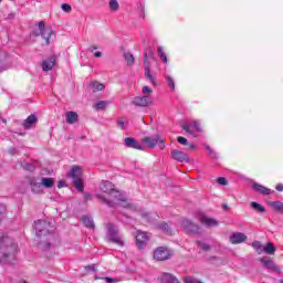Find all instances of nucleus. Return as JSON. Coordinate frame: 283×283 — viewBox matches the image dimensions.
I'll use <instances>...</instances> for the list:
<instances>
[{
  "label": "nucleus",
  "instance_id": "obj_41",
  "mask_svg": "<svg viewBox=\"0 0 283 283\" xmlns=\"http://www.w3.org/2000/svg\"><path fill=\"white\" fill-rule=\"evenodd\" d=\"M20 165L23 169H25V171H34V165L32 164L21 163Z\"/></svg>",
  "mask_w": 283,
  "mask_h": 283
},
{
  "label": "nucleus",
  "instance_id": "obj_3",
  "mask_svg": "<svg viewBox=\"0 0 283 283\" xmlns=\"http://www.w3.org/2000/svg\"><path fill=\"white\" fill-rule=\"evenodd\" d=\"M107 240L117 247H125V241L123 240V237H120V231L114 223H108L107 226Z\"/></svg>",
  "mask_w": 283,
  "mask_h": 283
},
{
  "label": "nucleus",
  "instance_id": "obj_27",
  "mask_svg": "<svg viewBox=\"0 0 283 283\" xmlns=\"http://www.w3.org/2000/svg\"><path fill=\"white\" fill-rule=\"evenodd\" d=\"M140 217L146 220V222H156V218H158V216H156L155 213L151 212H142Z\"/></svg>",
  "mask_w": 283,
  "mask_h": 283
},
{
  "label": "nucleus",
  "instance_id": "obj_19",
  "mask_svg": "<svg viewBox=\"0 0 283 283\" xmlns=\"http://www.w3.org/2000/svg\"><path fill=\"white\" fill-rule=\"evenodd\" d=\"M231 244H242V242H247V234L242 232H234L230 235Z\"/></svg>",
  "mask_w": 283,
  "mask_h": 283
},
{
  "label": "nucleus",
  "instance_id": "obj_47",
  "mask_svg": "<svg viewBox=\"0 0 283 283\" xmlns=\"http://www.w3.org/2000/svg\"><path fill=\"white\" fill-rule=\"evenodd\" d=\"M142 92L143 94H151L154 91H151L149 86H144L142 88Z\"/></svg>",
  "mask_w": 283,
  "mask_h": 283
},
{
  "label": "nucleus",
  "instance_id": "obj_24",
  "mask_svg": "<svg viewBox=\"0 0 283 283\" xmlns=\"http://www.w3.org/2000/svg\"><path fill=\"white\" fill-rule=\"evenodd\" d=\"M66 123L67 125H74V123H78V114L74 111H70L66 113Z\"/></svg>",
  "mask_w": 283,
  "mask_h": 283
},
{
  "label": "nucleus",
  "instance_id": "obj_46",
  "mask_svg": "<svg viewBox=\"0 0 283 283\" xmlns=\"http://www.w3.org/2000/svg\"><path fill=\"white\" fill-rule=\"evenodd\" d=\"M14 17H17V13H14V12H11V13H9V14H4V19H6V21H12V20H14Z\"/></svg>",
  "mask_w": 283,
  "mask_h": 283
},
{
  "label": "nucleus",
  "instance_id": "obj_49",
  "mask_svg": "<svg viewBox=\"0 0 283 283\" xmlns=\"http://www.w3.org/2000/svg\"><path fill=\"white\" fill-rule=\"evenodd\" d=\"M9 154H11V156H14V154H19V150H17V148L11 147L9 148Z\"/></svg>",
  "mask_w": 283,
  "mask_h": 283
},
{
  "label": "nucleus",
  "instance_id": "obj_10",
  "mask_svg": "<svg viewBox=\"0 0 283 283\" xmlns=\"http://www.w3.org/2000/svg\"><path fill=\"white\" fill-rule=\"evenodd\" d=\"M135 240L137 249L143 250L147 247V242H149V234L143 230H137Z\"/></svg>",
  "mask_w": 283,
  "mask_h": 283
},
{
  "label": "nucleus",
  "instance_id": "obj_52",
  "mask_svg": "<svg viewBox=\"0 0 283 283\" xmlns=\"http://www.w3.org/2000/svg\"><path fill=\"white\" fill-rule=\"evenodd\" d=\"M95 59H101L103 56V53L101 51H97L94 53Z\"/></svg>",
  "mask_w": 283,
  "mask_h": 283
},
{
  "label": "nucleus",
  "instance_id": "obj_30",
  "mask_svg": "<svg viewBox=\"0 0 283 283\" xmlns=\"http://www.w3.org/2000/svg\"><path fill=\"white\" fill-rule=\"evenodd\" d=\"M73 185H74L75 189H77V191H80V193H83L85 191V186L83 185V178L74 179Z\"/></svg>",
  "mask_w": 283,
  "mask_h": 283
},
{
  "label": "nucleus",
  "instance_id": "obj_31",
  "mask_svg": "<svg viewBox=\"0 0 283 283\" xmlns=\"http://www.w3.org/2000/svg\"><path fill=\"white\" fill-rule=\"evenodd\" d=\"M30 185H31V189H32L33 193H41V191H42L41 185L42 184L36 182V179H31Z\"/></svg>",
  "mask_w": 283,
  "mask_h": 283
},
{
  "label": "nucleus",
  "instance_id": "obj_37",
  "mask_svg": "<svg viewBox=\"0 0 283 283\" xmlns=\"http://www.w3.org/2000/svg\"><path fill=\"white\" fill-rule=\"evenodd\" d=\"M167 85L170 87L171 92L176 91V83L174 82V78L171 76H166Z\"/></svg>",
  "mask_w": 283,
  "mask_h": 283
},
{
  "label": "nucleus",
  "instance_id": "obj_50",
  "mask_svg": "<svg viewBox=\"0 0 283 283\" xmlns=\"http://www.w3.org/2000/svg\"><path fill=\"white\" fill-rule=\"evenodd\" d=\"M120 280L118 279H112V277H107V283H117L119 282Z\"/></svg>",
  "mask_w": 283,
  "mask_h": 283
},
{
  "label": "nucleus",
  "instance_id": "obj_56",
  "mask_svg": "<svg viewBox=\"0 0 283 283\" xmlns=\"http://www.w3.org/2000/svg\"><path fill=\"white\" fill-rule=\"evenodd\" d=\"M64 185H65V181H64V180H61V181L57 184V188L61 189V188H63Z\"/></svg>",
  "mask_w": 283,
  "mask_h": 283
},
{
  "label": "nucleus",
  "instance_id": "obj_21",
  "mask_svg": "<svg viewBox=\"0 0 283 283\" xmlns=\"http://www.w3.org/2000/svg\"><path fill=\"white\" fill-rule=\"evenodd\" d=\"M160 282L161 283H180V281H178L174 274L167 273V272L161 274Z\"/></svg>",
  "mask_w": 283,
  "mask_h": 283
},
{
  "label": "nucleus",
  "instance_id": "obj_39",
  "mask_svg": "<svg viewBox=\"0 0 283 283\" xmlns=\"http://www.w3.org/2000/svg\"><path fill=\"white\" fill-rule=\"evenodd\" d=\"M252 248L255 250V251H258L259 253H262V251H264L263 249V247H262V242H260V241H254L253 243H252Z\"/></svg>",
  "mask_w": 283,
  "mask_h": 283
},
{
  "label": "nucleus",
  "instance_id": "obj_15",
  "mask_svg": "<svg viewBox=\"0 0 283 283\" xmlns=\"http://www.w3.org/2000/svg\"><path fill=\"white\" fill-rule=\"evenodd\" d=\"M197 218H198L199 222H201V224H205L208 228L218 227V221L216 219L207 217L206 214L200 213V214H198Z\"/></svg>",
  "mask_w": 283,
  "mask_h": 283
},
{
  "label": "nucleus",
  "instance_id": "obj_58",
  "mask_svg": "<svg viewBox=\"0 0 283 283\" xmlns=\"http://www.w3.org/2000/svg\"><path fill=\"white\" fill-rule=\"evenodd\" d=\"M222 209H223V211H229V205L223 203V205H222Z\"/></svg>",
  "mask_w": 283,
  "mask_h": 283
},
{
  "label": "nucleus",
  "instance_id": "obj_34",
  "mask_svg": "<svg viewBox=\"0 0 283 283\" xmlns=\"http://www.w3.org/2000/svg\"><path fill=\"white\" fill-rule=\"evenodd\" d=\"M117 125L120 129H126L127 128V125H129V122L127 120V118L125 117H119L117 119Z\"/></svg>",
  "mask_w": 283,
  "mask_h": 283
},
{
  "label": "nucleus",
  "instance_id": "obj_59",
  "mask_svg": "<svg viewBox=\"0 0 283 283\" xmlns=\"http://www.w3.org/2000/svg\"><path fill=\"white\" fill-rule=\"evenodd\" d=\"M122 207H124V209H129V207H132V205H130V203L125 202L124 205H122Z\"/></svg>",
  "mask_w": 283,
  "mask_h": 283
},
{
  "label": "nucleus",
  "instance_id": "obj_32",
  "mask_svg": "<svg viewBox=\"0 0 283 283\" xmlns=\"http://www.w3.org/2000/svg\"><path fill=\"white\" fill-rule=\"evenodd\" d=\"M250 206L252 209H254V211H258L259 213H266V209L255 201H252Z\"/></svg>",
  "mask_w": 283,
  "mask_h": 283
},
{
  "label": "nucleus",
  "instance_id": "obj_14",
  "mask_svg": "<svg viewBox=\"0 0 283 283\" xmlns=\"http://www.w3.org/2000/svg\"><path fill=\"white\" fill-rule=\"evenodd\" d=\"M54 65H56V56L52 55L51 57L42 61L41 67L43 72H50L54 69Z\"/></svg>",
  "mask_w": 283,
  "mask_h": 283
},
{
  "label": "nucleus",
  "instance_id": "obj_22",
  "mask_svg": "<svg viewBox=\"0 0 283 283\" xmlns=\"http://www.w3.org/2000/svg\"><path fill=\"white\" fill-rule=\"evenodd\" d=\"M81 176H83V171L81 170L80 166H73L71 171L69 172V178H73V180L81 179Z\"/></svg>",
  "mask_w": 283,
  "mask_h": 283
},
{
  "label": "nucleus",
  "instance_id": "obj_45",
  "mask_svg": "<svg viewBox=\"0 0 283 283\" xmlns=\"http://www.w3.org/2000/svg\"><path fill=\"white\" fill-rule=\"evenodd\" d=\"M217 182H218V185H222V186L228 185L227 178H224V177L217 178Z\"/></svg>",
  "mask_w": 283,
  "mask_h": 283
},
{
  "label": "nucleus",
  "instance_id": "obj_12",
  "mask_svg": "<svg viewBox=\"0 0 283 283\" xmlns=\"http://www.w3.org/2000/svg\"><path fill=\"white\" fill-rule=\"evenodd\" d=\"M151 103V97L149 95L136 96L132 101V105H135V107H149Z\"/></svg>",
  "mask_w": 283,
  "mask_h": 283
},
{
  "label": "nucleus",
  "instance_id": "obj_35",
  "mask_svg": "<svg viewBox=\"0 0 283 283\" xmlns=\"http://www.w3.org/2000/svg\"><path fill=\"white\" fill-rule=\"evenodd\" d=\"M157 54L161 59L163 63H168L167 54H165V51L163 50V46L157 48Z\"/></svg>",
  "mask_w": 283,
  "mask_h": 283
},
{
  "label": "nucleus",
  "instance_id": "obj_55",
  "mask_svg": "<svg viewBox=\"0 0 283 283\" xmlns=\"http://www.w3.org/2000/svg\"><path fill=\"white\" fill-rule=\"evenodd\" d=\"M193 127L197 129V132H200V124H198V122L193 123Z\"/></svg>",
  "mask_w": 283,
  "mask_h": 283
},
{
  "label": "nucleus",
  "instance_id": "obj_28",
  "mask_svg": "<svg viewBox=\"0 0 283 283\" xmlns=\"http://www.w3.org/2000/svg\"><path fill=\"white\" fill-rule=\"evenodd\" d=\"M82 222L83 224L87 228V229H94L95 224H94V219L87 217V216H84L82 217Z\"/></svg>",
  "mask_w": 283,
  "mask_h": 283
},
{
  "label": "nucleus",
  "instance_id": "obj_26",
  "mask_svg": "<svg viewBox=\"0 0 283 283\" xmlns=\"http://www.w3.org/2000/svg\"><path fill=\"white\" fill-rule=\"evenodd\" d=\"M275 251H277V248H275L273 242H269L265 247H263V252L268 255H275Z\"/></svg>",
  "mask_w": 283,
  "mask_h": 283
},
{
  "label": "nucleus",
  "instance_id": "obj_51",
  "mask_svg": "<svg viewBox=\"0 0 283 283\" xmlns=\"http://www.w3.org/2000/svg\"><path fill=\"white\" fill-rule=\"evenodd\" d=\"M84 200L87 202V200H92V195L90 193H84Z\"/></svg>",
  "mask_w": 283,
  "mask_h": 283
},
{
  "label": "nucleus",
  "instance_id": "obj_7",
  "mask_svg": "<svg viewBox=\"0 0 283 283\" xmlns=\"http://www.w3.org/2000/svg\"><path fill=\"white\" fill-rule=\"evenodd\" d=\"M143 145H147L148 149H156L158 145L159 149H165L166 142L160 135L146 136L142 139Z\"/></svg>",
  "mask_w": 283,
  "mask_h": 283
},
{
  "label": "nucleus",
  "instance_id": "obj_64",
  "mask_svg": "<svg viewBox=\"0 0 283 283\" xmlns=\"http://www.w3.org/2000/svg\"><path fill=\"white\" fill-rule=\"evenodd\" d=\"M19 136H25V133H18Z\"/></svg>",
  "mask_w": 283,
  "mask_h": 283
},
{
  "label": "nucleus",
  "instance_id": "obj_20",
  "mask_svg": "<svg viewBox=\"0 0 283 283\" xmlns=\"http://www.w3.org/2000/svg\"><path fill=\"white\" fill-rule=\"evenodd\" d=\"M156 229H158V231H161V233H165V235H174L171 231V224H169L168 222L161 221L157 223Z\"/></svg>",
  "mask_w": 283,
  "mask_h": 283
},
{
  "label": "nucleus",
  "instance_id": "obj_62",
  "mask_svg": "<svg viewBox=\"0 0 283 283\" xmlns=\"http://www.w3.org/2000/svg\"><path fill=\"white\" fill-rule=\"evenodd\" d=\"M3 70H6V67H3V65H1V62H0V72H3Z\"/></svg>",
  "mask_w": 283,
  "mask_h": 283
},
{
  "label": "nucleus",
  "instance_id": "obj_36",
  "mask_svg": "<svg viewBox=\"0 0 283 283\" xmlns=\"http://www.w3.org/2000/svg\"><path fill=\"white\" fill-rule=\"evenodd\" d=\"M124 59L127 62V65H134L135 63V59H134V54L132 53H124Z\"/></svg>",
  "mask_w": 283,
  "mask_h": 283
},
{
  "label": "nucleus",
  "instance_id": "obj_53",
  "mask_svg": "<svg viewBox=\"0 0 283 283\" xmlns=\"http://www.w3.org/2000/svg\"><path fill=\"white\" fill-rule=\"evenodd\" d=\"M275 189L276 191H283V185L282 184L276 185Z\"/></svg>",
  "mask_w": 283,
  "mask_h": 283
},
{
  "label": "nucleus",
  "instance_id": "obj_11",
  "mask_svg": "<svg viewBox=\"0 0 283 283\" xmlns=\"http://www.w3.org/2000/svg\"><path fill=\"white\" fill-rule=\"evenodd\" d=\"M95 196L99 202L107 205V181L103 180L99 184L98 189L95 192Z\"/></svg>",
  "mask_w": 283,
  "mask_h": 283
},
{
  "label": "nucleus",
  "instance_id": "obj_18",
  "mask_svg": "<svg viewBox=\"0 0 283 283\" xmlns=\"http://www.w3.org/2000/svg\"><path fill=\"white\" fill-rule=\"evenodd\" d=\"M125 147H130L132 149H139L140 151H145V147L143 145L138 144L135 138L126 137L124 139Z\"/></svg>",
  "mask_w": 283,
  "mask_h": 283
},
{
  "label": "nucleus",
  "instance_id": "obj_5",
  "mask_svg": "<svg viewBox=\"0 0 283 283\" xmlns=\"http://www.w3.org/2000/svg\"><path fill=\"white\" fill-rule=\"evenodd\" d=\"M32 34L33 36H42L45 41L44 45H50V39L54 34V30H52V27H45L44 21H40L38 30L33 31Z\"/></svg>",
  "mask_w": 283,
  "mask_h": 283
},
{
  "label": "nucleus",
  "instance_id": "obj_29",
  "mask_svg": "<svg viewBox=\"0 0 283 283\" xmlns=\"http://www.w3.org/2000/svg\"><path fill=\"white\" fill-rule=\"evenodd\" d=\"M41 185L44 186L45 189H52V187H54V179L43 177L41 179Z\"/></svg>",
  "mask_w": 283,
  "mask_h": 283
},
{
  "label": "nucleus",
  "instance_id": "obj_16",
  "mask_svg": "<svg viewBox=\"0 0 283 283\" xmlns=\"http://www.w3.org/2000/svg\"><path fill=\"white\" fill-rule=\"evenodd\" d=\"M38 123H39V117H36L35 114H31L28 116L27 119L23 120L22 127L24 129H32V127H34V125H36Z\"/></svg>",
  "mask_w": 283,
  "mask_h": 283
},
{
  "label": "nucleus",
  "instance_id": "obj_25",
  "mask_svg": "<svg viewBox=\"0 0 283 283\" xmlns=\"http://www.w3.org/2000/svg\"><path fill=\"white\" fill-rule=\"evenodd\" d=\"M252 189L258 191V193H262V196H269L271 195V189L260 185V184H254L252 185Z\"/></svg>",
  "mask_w": 283,
  "mask_h": 283
},
{
  "label": "nucleus",
  "instance_id": "obj_40",
  "mask_svg": "<svg viewBox=\"0 0 283 283\" xmlns=\"http://www.w3.org/2000/svg\"><path fill=\"white\" fill-rule=\"evenodd\" d=\"M196 243L198 247H200V249H202V251H211V245H209L202 241H197Z\"/></svg>",
  "mask_w": 283,
  "mask_h": 283
},
{
  "label": "nucleus",
  "instance_id": "obj_57",
  "mask_svg": "<svg viewBox=\"0 0 283 283\" xmlns=\"http://www.w3.org/2000/svg\"><path fill=\"white\" fill-rule=\"evenodd\" d=\"M182 129H184V130H186V132L188 133V132L190 130L189 125L184 124V125H182Z\"/></svg>",
  "mask_w": 283,
  "mask_h": 283
},
{
  "label": "nucleus",
  "instance_id": "obj_17",
  "mask_svg": "<svg viewBox=\"0 0 283 283\" xmlns=\"http://www.w3.org/2000/svg\"><path fill=\"white\" fill-rule=\"evenodd\" d=\"M261 264H263L264 269L269 271L280 272V268L275 264V262L271 259L262 258L260 259Z\"/></svg>",
  "mask_w": 283,
  "mask_h": 283
},
{
  "label": "nucleus",
  "instance_id": "obj_9",
  "mask_svg": "<svg viewBox=\"0 0 283 283\" xmlns=\"http://www.w3.org/2000/svg\"><path fill=\"white\" fill-rule=\"evenodd\" d=\"M171 251L165 247H159L154 251V260L157 262H165L166 260H170Z\"/></svg>",
  "mask_w": 283,
  "mask_h": 283
},
{
  "label": "nucleus",
  "instance_id": "obj_6",
  "mask_svg": "<svg viewBox=\"0 0 283 283\" xmlns=\"http://www.w3.org/2000/svg\"><path fill=\"white\" fill-rule=\"evenodd\" d=\"M107 189H108V199H107L108 207H118V202H125V199H123L120 191L116 190V188H114V185L112 182H108Z\"/></svg>",
  "mask_w": 283,
  "mask_h": 283
},
{
  "label": "nucleus",
  "instance_id": "obj_44",
  "mask_svg": "<svg viewBox=\"0 0 283 283\" xmlns=\"http://www.w3.org/2000/svg\"><path fill=\"white\" fill-rule=\"evenodd\" d=\"M177 142L179 143V145H189V142L187 140V138L179 136L177 138Z\"/></svg>",
  "mask_w": 283,
  "mask_h": 283
},
{
  "label": "nucleus",
  "instance_id": "obj_61",
  "mask_svg": "<svg viewBox=\"0 0 283 283\" xmlns=\"http://www.w3.org/2000/svg\"><path fill=\"white\" fill-rule=\"evenodd\" d=\"M189 149H196V144H190Z\"/></svg>",
  "mask_w": 283,
  "mask_h": 283
},
{
  "label": "nucleus",
  "instance_id": "obj_1",
  "mask_svg": "<svg viewBox=\"0 0 283 283\" xmlns=\"http://www.w3.org/2000/svg\"><path fill=\"white\" fill-rule=\"evenodd\" d=\"M34 229L36 233V238H39V247L42 251H48L52 244L50 243V239L48 235H52L54 233L55 228L50 222L44 220H38L34 222Z\"/></svg>",
  "mask_w": 283,
  "mask_h": 283
},
{
  "label": "nucleus",
  "instance_id": "obj_42",
  "mask_svg": "<svg viewBox=\"0 0 283 283\" xmlns=\"http://www.w3.org/2000/svg\"><path fill=\"white\" fill-rule=\"evenodd\" d=\"M85 271H86V273H95V271H96V265H95V264L86 265V266H85Z\"/></svg>",
  "mask_w": 283,
  "mask_h": 283
},
{
  "label": "nucleus",
  "instance_id": "obj_48",
  "mask_svg": "<svg viewBox=\"0 0 283 283\" xmlns=\"http://www.w3.org/2000/svg\"><path fill=\"white\" fill-rule=\"evenodd\" d=\"M205 147H206V149H207V151H208V154H209L210 156H216V153H213V149H211V146L206 145Z\"/></svg>",
  "mask_w": 283,
  "mask_h": 283
},
{
  "label": "nucleus",
  "instance_id": "obj_4",
  "mask_svg": "<svg viewBox=\"0 0 283 283\" xmlns=\"http://www.w3.org/2000/svg\"><path fill=\"white\" fill-rule=\"evenodd\" d=\"M149 59H154V49H151V46H147L144 51L145 76L153 83V85H156V78L151 74V63L149 62Z\"/></svg>",
  "mask_w": 283,
  "mask_h": 283
},
{
  "label": "nucleus",
  "instance_id": "obj_23",
  "mask_svg": "<svg viewBox=\"0 0 283 283\" xmlns=\"http://www.w3.org/2000/svg\"><path fill=\"white\" fill-rule=\"evenodd\" d=\"M88 87L93 94H96V92H103V90H105V84L94 81L90 83Z\"/></svg>",
  "mask_w": 283,
  "mask_h": 283
},
{
  "label": "nucleus",
  "instance_id": "obj_54",
  "mask_svg": "<svg viewBox=\"0 0 283 283\" xmlns=\"http://www.w3.org/2000/svg\"><path fill=\"white\" fill-rule=\"evenodd\" d=\"M94 50H98V46L92 45L88 48V52H94Z\"/></svg>",
  "mask_w": 283,
  "mask_h": 283
},
{
  "label": "nucleus",
  "instance_id": "obj_33",
  "mask_svg": "<svg viewBox=\"0 0 283 283\" xmlns=\"http://www.w3.org/2000/svg\"><path fill=\"white\" fill-rule=\"evenodd\" d=\"M108 7L111 12H118L120 4H118V0H109Z\"/></svg>",
  "mask_w": 283,
  "mask_h": 283
},
{
  "label": "nucleus",
  "instance_id": "obj_38",
  "mask_svg": "<svg viewBox=\"0 0 283 283\" xmlns=\"http://www.w3.org/2000/svg\"><path fill=\"white\" fill-rule=\"evenodd\" d=\"M93 107L97 112L101 109H105V107H107V102H105V101L97 102Z\"/></svg>",
  "mask_w": 283,
  "mask_h": 283
},
{
  "label": "nucleus",
  "instance_id": "obj_2",
  "mask_svg": "<svg viewBox=\"0 0 283 283\" xmlns=\"http://www.w3.org/2000/svg\"><path fill=\"white\" fill-rule=\"evenodd\" d=\"M19 245L9 235L0 237V262H12L17 258Z\"/></svg>",
  "mask_w": 283,
  "mask_h": 283
},
{
  "label": "nucleus",
  "instance_id": "obj_60",
  "mask_svg": "<svg viewBox=\"0 0 283 283\" xmlns=\"http://www.w3.org/2000/svg\"><path fill=\"white\" fill-rule=\"evenodd\" d=\"M0 213H6V208L3 206H0Z\"/></svg>",
  "mask_w": 283,
  "mask_h": 283
},
{
  "label": "nucleus",
  "instance_id": "obj_8",
  "mask_svg": "<svg viewBox=\"0 0 283 283\" xmlns=\"http://www.w3.org/2000/svg\"><path fill=\"white\" fill-rule=\"evenodd\" d=\"M181 231H184V233H187L188 235H199L200 226L189 219H184L181 221Z\"/></svg>",
  "mask_w": 283,
  "mask_h": 283
},
{
  "label": "nucleus",
  "instance_id": "obj_43",
  "mask_svg": "<svg viewBox=\"0 0 283 283\" xmlns=\"http://www.w3.org/2000/svg\"><path fill=\"white\" fill-rule=\"evenodd\" d=\"M61 8H62V10H63V12H72V6H70L69 3H63L62 6H61Z\"/></svg>",
  "mask_w": 283,
  "mask_h": 283
},
{
  "label": "nucleus",
  "instance_id": "obj_63",
  "mask_svg": "<svg viewBox=\"0 0 283 283\" xmlns=\"http://www.w3.org/2000/svg\"><path fill=\"white\" fill-rule=\"evenodd\" d=\"M188 134H190L191 136H193V130H189Z\"/></svg>",
  "mask_w": 283,
  "mask_h": 283
},
{
  "label": "nucleus",
  "instance_id": "obj_13",
  "mask_svg": "<svg viewBox=\"0 0 283 283\" xmlns=\"http://www.w3.org/2000/svg\"><path fill=\"white\" fill-rule=\"evenodd\" d=\"M171 156L174 160H177L178 163H190L191 159H189V155L182 150L174 149L171 151Z\"/></svg>",
  "mask_w": 283,
  "mask_h": 283
}]
</instances>
